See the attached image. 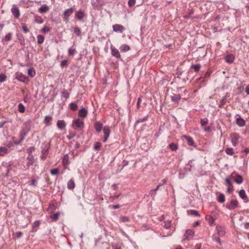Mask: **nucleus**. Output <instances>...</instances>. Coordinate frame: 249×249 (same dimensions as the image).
Listing matches in <instances>:
<instances>
[{
    "label": "nucleus",
    "instance_id": "f257e3e1",
    "mask_svg": "<svg viewBox=\"0 0 249 249\" xmlns=\"http://www.w3.org/2000/svg\"><path fill=\"white\" fill-rule=\"evenodd\" d=\"M32 126V121L30 120L26 121L22 126L21 130L19 133V137H21L23 139L28 135L30 131Z\"/></svg>",
    "mask_w": 249,
    "mask_h": 249
},
{
    "label": "nucleus",
    "instance_id": "f03ea898",
    "mask_svg": "<svg viewBox=\"0 0 249 249\" xmlns=\"http://www.w3.org/2000/svg\"><path fill=\"white\" fill-rule=\"evenodd\" d=\"M85 124L83 120L81 118H77L72 121L71 126L75 130H81L84 127Z\"/></svg>",
    "mask_w": 249,
    "mask_h": 249
},
{
    "label": "nucleus",
    "instance_id": "7ed1b4c3",
    "mask_svg": "<svg viewBox=\"0 0 249 249\" xmlns=\"http://www.w3.org/2000/svg\"><path fill=\"white\" fill-rule=\"evenodd\" d=\"M74 8L70 7L66 9L63 14V18L66 23H68L69 21V17L73 13Z\"/></svg>",
    "mask_w": 249,
    "mask_h": 249
},
{
    "label": "nucleus",
    "instance_id": "20e7f679",
    "mask_svg": "<svg viewBox=\"0 0 249 249\" xmlns=\"http://www.w3.org/2000/svg\"><path fill=\"white\" fill-rule=\"evenodd\" d=\"M231 179H232V176L231 175L229 176L228 178H227L225 179V185L228 186L227 189V192L229 194H231L234 190L232 184L231 180Z\"/></svg>",
    "mask_w": 249,
    "mask_h": 249
},
{
    "label": "nucleus",
    "instance_id": "39448f33",
    "mask_svg": "<svg viewBox=\"0 0 249 249\" xmlns=\"http://www.w3.org/2000/svg\"><path fill=\"white\" fill-rule=\"evenodd\" d=\"M86 16L84 10L80 9L75 13L74 18L79 21H82Z\"/></svg>",
    "mask_w": 249,
    "mask_h": 249
},
{
    "label": "nucleus",
    "instance_id": "423d86ee",
    "mask_svg": "<svg viewBox=\"0 0 249 249\" xmlns=\"http://www.w3.org/2000/svg\"><path fill=\"white\" fill-rule=\"evenodd\" d=\"M238 206V202L236 199H232L230 202L226 206L227 209L232 210L237 208Z\"/></svg>",
    "mask_w": 249,
    "mask_h": 249
},
{
    "label": "nucleus",
    "instance_id": "0eeeda50",
    "mask_svg": "<svg viewBox=\"0 0 249 249\" xmlns=\"http://www.w3.org/2000/svg\"><path fill=\"white\" fill-rule=\"evenodd\" d=\"M194 234H195V231L194 230L188 229V230H186L184 235V238H183V240H190L191 239V237L190 236H191L192 238L194 235Z\"/></svg>",
    "mask_w": 249,
    "mask_h": 249
},
{
    "label": "nucleus",
    "instance_id": "6e6552de",
    "mask_svg": "<svg viewBox=\"0 0 249 249\" xmlns=\"http://www.w3.org/2000/svg\"><path fill=\"white\" fill-rule=\"evenodd\" d=\"M50 144L49 142H44L41 145V154H48L49 153V150L50 148Z\"/></svg>",
    "mask_w": 249,
    "mask_h": 249
},
{
    "label": "nucleus",
    "instance_id": "1a4fd4ad",
    "mask_svg": "<svg viewBox=\"0 0 249 249\" xmlns=\"http://www.w3.org/2000/svg\"><path fill=\"white\" fill-rule=\"evenodd\" d=\"M236 116H239V117L236 118V124L239 127H243L245 125L246 121L243 119L239 114H236Z\"/></svg>",
    "mask_w": 249,
    "mask_h": 249
},
{
    "label": "nucleus",
    "instance_id": "9d476101",
    "mask_svg": "<svg viewBox=\"0 0 249 249\" xmlns=\"http://www.w3.org/2000/svg\"><path fill=\"white\" fill-rule=\"evenodd\" d=\"M112 29L114 32H119L120 33H123V31L125 30V28L124 26L118 24L113 25L112 26Z\"/></svg>",
    "mask_w": 249,
    "mask_h": 249
},
{
    "label": "nucleus",
    "instance_id": "9b49d317",
    "mask_svg": "<svg viewBox=\"0 0 249 249\" xmlns=\"http://www.w3.org/2000/svg\"><path fill=\"white\" fill-rule=\"evenodd\" d=\"M11 12L16 18H19L20 16V11L19 8L15 4H14L11 8Z\"/></svg>",
    "mask_w": 249,
    "mask_h": 249
},
{
    "label": "nucleus",
    "instance_id": "f8f14e48",
    "mask_svg": "<svg viewBox=\"0 0 249 249\" xmlns=\"http://www.w3.org/2000/svg\"><path fill=\"white\" fill-rule=\"evenodd\" d=\"M88 110L84 107L80 108L78 111L79 118L84 119L87 116Z\"/></svg>",
    "mask_w": 249,
    "mask_h": 249
},
{
    "label": "nucleus",
    "instance_id": "ddd939ff",
    "mask_svg": "<svg viewBox=\"0 0 249 249\" xmlns=\"http://www.w3.org/2000/svg\"><path fill=\"white\" fill-rule=\"evenodd\" d=\"M182 138H184L187 140V143L189 145L193 146L194 147H196V145L194 142L193 138L189 136L183 135Z\"/></svg>",
    "mask_w": 249,
    "mask_h": 249
},
{
    "label": "nucleus",
    "instance_id": "4468645a",
    "mask_svg": "<svg viewBox=\"0 0 249 249\" xmlns=\"http://www.w3.org/2000/svg\"><path fill=\"white\" fill-rule=\"evenodd\" d=\"M111 53L112 56L115 57L117 58H120L121 55L119 50L116 49L115 47L111 46L110 47Z\"/></svg>",
    "mask_w": 249,
    "mask_h": 249
},
{
    "label": "nucleus",
    "instance_id": "2eb2a0df",
    "mask_svg": "<svg viewBox=\"0 0 249 249\" xmlns=\"http://www.w3.org/2000/svg\"><path fill=\"white\" fill-rule=\"evenodd\" d=\"M56 126L59 129L63 130L65 129L66 123L64 120H59L56 123Z\"/></svg>",
    "mask_w": 249,
    "mask_h": 249
},
{
    "label": "nucleus",
    "instance_id": "dca6fc26",
    "mask_svg": "<svg viewBox=\"0 0 249 249\" xmlns=\"http://www.w3.org/2000/svg\"><path fill=\"white\" fill-rule=\"evenodd\" d=\"M181 99V95L179 94H174L171 96V100L172 102L178 104Z\"/></svg>",
    "mask_w": 249,
    "mask_h": 249
},
{
    "label": "nucleus",
    "instance_id": "f3484780",
    "mask_svg": "<svg viewBox=\"0 0 249 249\" xmlns=\"http://www.w3.org/2000/svg\"><path fill=\"white\" fill-rule=\"evenodd\" d=\"M53 121V117L52 116L48 115H46L43 121L44 123L46 126H50L52 124V122Z\"/></svg>",
    "mask_w": 249,
    "mask_h": 249
},
{
    "label": "nucleus",
    "instance_id": "a211bd4d",
    "mask_svg": "<svg viewBox=\"0 0 249 249\" xmlns=\"http://www.w3.org/2000/svg\"><path fill=\"white\" fill-rule=\"evenodd\" d=\"M234 59V56L232 54H228L225 57V61L229 64L232 63Z\"/></svg>",
    "mask_w": 249,
    "mask_h": 249
},
{
    "label": "nucleus",
    "instance_id": "6ab92c4d",
    "mask_svg": "<svg viewBox=\"0 0 249 249\" xmlns=\"http://www.w3.org/2000/svg\"><path fill=\"white\" fill-rule=\"evenodd\" d=\"M94 127L96 132L99 133L103 128V124L100 122L96 121L94 123Z\"/></svg>",
    "mask_w": 249,
    "mask_h": 249
},
{
    "label": "nucleus",
    "instance_id": "aec40b11",
    "mask_svg": "<svg viewBox=\"0 0 249 249\" xmlns=\"http://www.w3.org/2000/svg\"><path fill=\"white\" fill-rule=\"evenodd\" d=\"M234 181L237 184H241L243 181V177L238 174H237L235 176V178H233Z\"/></svg>",
    "mask_w": 249,
    "mask_h": 249
},
{
    "label": "nucleus",
    "instance_id": "412c9836",
    "mask_svg": "<svg viewBox=\"0 0 249 249\" xmlns=\"http://www.w3.org/2000/svg\"><path fill=\"white\" fill-rule=\"evenodd\" d=\"M16 78L20 81L25 82L27 79V77L23 75L22 73L17 74Z\"/></svg>",
    "mask_w": 249,
    "mask_h": 249
},
{
    "label": "nucleus",
    "instance_id": "4be33fe9",
    "mask_svg": "<svg viewBox=\"0 0 249 249\" xmlns=\"http://www.w3.org/2000/svg\"><path fill=\"white\" fill-rule=\"evenodd\" d=\"M75 187L73 179H71L67 183V188L70 190L73 189Z\"/></svg>",
    "mask_w": 249,
    "mask_h": 249
},
{
    "label": "nucleus",
    "instance_id": "5701e85b",
    "mask_svg": "<svg viewBox=\"0 0 249 249\" xmlns=\"http://www.w3.org/2000/svg\"><path fill=\"white\" fill-rule=\"evenodd\" d=\"M40 224V221L39 220L35 221L32 225V231L33 232H36V231L38 228L39 227V225Z\"/></svg>",
    "mask_w": 249,
    "mask_h": 249
},
{
    "label": "nucleus",
    "instance_id": "b1692460",
    "mask_svg": "<svg viewBox=\"0 0 249 249\" xmlns=\"http://www.w3.org/2000/svg\"><path fill=\"white\" fill-rule=\"evenodd\" d=\"M217 201L220 203H223L225 201V196L223 193H219L217 197Z\"/></svg>",
    "mask_w": 249,
    "mask_h": 249
},
{
    "label": "nucleus",
    "instance_id": "393cba45",
    "mask_svg": "<svg viewBox=\"0 0 249 249\" xmlns=\"http://www.w3.org/2000/svg\"><path fill=\"white\" fill-rule=\"evenodd\" d=\"M49 10V7L46 4L42 5L38 8V11L41 13H45Z\"/></svg>",
    "mask_w": 249,
    "mask_h": 249
},
{
    "label": "nucleus",
    "instance_id": "a878e982",
    "mask_svg": "<svg viewBox=\"0 0 249 249\" xmlns=\"http://www.w3.org/2000/svg\"><path fill=\"white\" fill-rule=\"evenodd\" d=\"M17 38L20 42V44L22 46H24L25 43L23 36L22 34L17 35Z\"/></svg>",
    "mask_w": 249,
    "mask_h": 249
},
{
    "label": "nucleus",
    "instance_id": "bb28decb",
    "mask_svg": "<svg viewBox=\"0 0 249 249\" xmlns=\"http://www.w3.org/2000/svg\"><path fill=\"white\" fill-rule=\"evenodd\" d=\"M187 212V213L189 215H194V216H200L198 212L195 210H188Z\"/></svg>",
    "mask_w": 249,
    "mask_h": 249
},
{
    "label": "nucleus",
    "instance_id": "cd10ccee",
    "mask_svg": "<svg viewBox=\"0 0 249 249\" xmlns=\"http://www.w3.org/2000/svg\"><path fill=\"white\" fill-rule=\"evenodd\" d=\"M60 216V213L59 212H57L53 214H51L50 216V218L52 219L53 221H57L59 219V217Z\"/></svg>",
    "mask_w": 249,
    "mask_h": 249
},
{
    "label": "nucleus",
    "instance_id": "c85d7f7f",
    "mask_svg": "<svg viewBox=\"0 0 249 249\" xmlns=\"http://www.w3.org/2000/svg\"><path fill=\"white\" fill-rule=\"evenodd\" d=\"M45 40L44 36L42 35H38L37 36V43L38 45L42 44Z\"/></svg>",
    "mask_w": 249,
    "mask_h": 249
},
{
    "label": "nucleus",
    "instance_id": "c756f323",
    "mask_svg": "<svg viewBox=\"0 0 249 249\" xmlns=\"http://www.w3.org/2000/svg\"><path fill=\"white\" fill-rule=\"evenodd\" d=\"M104 136L109 137L110 134V130L108 126H105L103 128Z\"/></svg>",
    "mask_w": 249,
    "mask_h": 249
},
{
    "label": "nucleus",
    "instance_id": "7c9ffc66",
    "mask_svg": "<svg viewBox=\"0 0 249 249\" xmlns=\"http://www.w3.org/2000/svg\"><path fill=\"white\" fill-rule=\"evenodd\" d=\"M205 219L211 226L213 224L214 221L215 220V219L210 215H207L206 216Z\"/></svg>",
    "mask_w": 249,
    "mask_h": 249
},
{
    "label": "nucleus",
    "instance_id": "2f4dec72",
    "mask_svg": "<svg viewBox=\"0 0 249 249\" xmlns=\"http://www.w3.org/2000/svg\"><path fill=\"white\" fill-rule=\"evenodd\" d=\"M148 118V114L146 115L142 118H140V119L137 120L135 123V125H136L139 123L146 122V121H147Z\"/></svg>",
    "mask_w": 249,
    "mask_h": 249
},
{
    "label": "nucleus",
    "instance_id": "473e14b6",
    "mask_svg": "<svg viewBox=\"0 0 249 249\" xmlns=\"http://www.w3.org/2000/svg\"><path fill=\"white\" fill-rule=\"evenodd\" d=\"M121 51L123 52H126L130 50V47L126 44H123L120 47Z\"/></svg>",
    "mask_w": 249,
    "mask_h": 249
},
{
    "label": "nucleus",
    "instance_id": "72a5a7b5",
    "mask_svg": "<svg viewBox=\"0 0 249 249\" xmlns=\"http://www.w3.org/2000/svg\"><path fill=\"white\" fill-rule=\"evenodd\" d=\"M239 195L243 199H247V201H248V197L246 194L245 191L244 189H242L239 191Z\"/></svg>",
    "mask_w": 249,
    "mask_h": 249
},
{
    "label": "nucleus",
    "instance_id": "f704fd0d",
    "mask_svg": "<svg viewBox=\"0 0 249 249\" xmlns=\"http://www.w3.org/2000/svg\"><path fill=\"white\" fill-rule=\"evenodd\" d=\"M69 108L71 110H72L73 111H75L77 110L78 106H77V104H76L75 103L72 102L69 104Z\"/></svg>",
    "mask_w": 249,
    "mask_h": 249
},
{
    "label": "nucleus",
    "instance_id": "c9c22d12",
    "mask_svg": "<svg viewBox=\"0 0 249 249\" xmlns=\"http://www.w3.org/2000/svg\"><path fill=\"white\" fill-rule=\"evenodd\" d=\"M168 147L172 151H174L178 149V145L177 143L172 142L169 144Z\"/></svg>",
    "mask_w": 249,
    "mask_h": 249
},
{
    "label": "nucleus",
    "instance_id": "e433bc0d",
    "mask_svg": "<svg viewBox=\"0 0 249 249\" xmlns=\"http://www.w3.org/2000/svg\"><path fill=\"white\" fill-rule=\"evenodd\" d=\"M201 68V65L200 64H197L195 65H192L190 67V69H194L195 72H198L199 71Z\"/></svg>",
    "mask_w": 249,
    "mask_h": 249
},
{
    "label": "nucleus",
    "instance_id": "4c0bfd02",
    "mask_svg": "<svg viewBox=\"0 0 249 249\" xmlns=\"http://www.w3.org/2000/svg\"><path fill=\"white\" fill-rule=\"evenodd\" d=\"M69 159V156L67 154L64 155L62 159V162L64 165H68L70 164Z\"/></svg>",
    "mask_w": 249,
    "mask_h": 249
},
{
    "label": "nucleus",
    "instance_id": "58836bf2",
    "mask_svg": "<svg viewBox=\"0 0 249 249\" xmlns=\"http://www.w3.org/2000/svg\"><path fill=\"white\" fill-rule=\"evenodd\" d=\"M130 217L127 216H120L119 218V221L120 222H127L130 221Z\"/></svg>",
    "mask_w": 249,
    "mask_h": 249
},
{
    "label": "nucleus",
    "instance_id": "ea45409f",
    "mask_svg": "<svg viewBox=\"0 0 249 249\" xmlns=\"http://www.w3.org/2000/svg\"><path fill=\"white\" fill-rule=\"evenodd\" d=\"M43 21H44L43 19L40 16L37 15H36L35 16V22L39 24H41L43 22Z\"/></svg>",
    "mask_w": 249,
    "mask_h": 249
},
{
    "label": "nucleus",
    "instance_id": "a19ab883",
    "mask_svg": "<svg viewBox=\"0 0 249 249\" xmlns=\"http://www.w3.org/2000/svg\"><path fill=\"white\" fill-rule=\"evenodd\" d=\"M12 36V34L11 33H9L6 34L5 37L3 38L2 41L8 42L11 40Z\"/></svg>",
    "mask_w": 249,
    "mask_h": 249
},
{
    "label": "nucleus",
    "instance_id": "79ce46f5",
    "mask_svg": "<svg viewBox=\"0 0 249 249\" xmlns=\"http://www.w3.org/2000/svg\"><path fill=\"white\" fill-rule=\"evenodd\" d=\"M73 32L77 36H81V30L79 27L77 26H76L74 28Z\"/></svg>",
    "mask_w": 249,
    "mask_h": 249
},
{
    "label": "nucleus",
    "instance_id": "37998d69",
    "mask_svg": "<svg viewBox=\"0 0 249 249\" xmlns=\"http://www.w3.org/2000/svg\"><path fill=\"white\" fill-rule=\"evenodd\" d=\"M102 143L100 142H96L94 144L93 148L96 151H99L102 147Z\"/></svg>",
    "mask_w": 249,
    "mask_h": 249
},
{
    "label": "nucleus",
    "instance_id": "c03bdc74",
    "mask_svg": "<svg viewBox=\"0 0 249 249\" xmlns=\"http://www.w3.org/2000/svg\"><path fill=\"white\" fill-rule=\"evenodd\" d=\"M8 149L3 146H0V156H2L4 155L5 154L7 153Z\"/></svg>",
    "mask_w": 249,
    "mask_h": 249
},
{
    "label": "nucleus",
    "instance_id": "a18cd8bd",
    "mask_svg": "<svg viewBox=\"0 0 249 249\" xmlns=\"http://www.w3.org/2000/svg\"><path fill=\"white\" fill-rule=\"evenodd\" d=\"M27 73L31 77H33L36 75V71L34 69L30 68L28 70Z\"/></svg>",
    "mask_w": 249,
    "mask_h": 249
},
{
    "label": "nucleus",
    "instance_id": "49530a36",
    "mask_svg": "<svg viewBox=\"0 0 249 249\" xmlns=\"http://www.w3.org/2000/svg\"><path fill=\"white\" fill-rule=\"evenodd\" d=\"M225 152L227 155L232 156L234 154L233 149L231 147H228L226 148Z\"/></svg>",
    "mask_w": 249,
    "mask_h": 249
},
{
    "label": "nucleus",
    "instance_id": "de8ad7c7",
    "mask_svg": "<svg viewBox=\"0 0 249 249\" xmlns=\"http://www.w3.org/2000/svg\"><path fill=\"white\" fill-rule=\"evenodd\" d=\"M76 52L75 48L73 47H71L68 49V53L70 56H73Z\"/></svg>",
    "mask_w": 249,
    "mask_h": 249
},
{
    "label": "nucleus",
    "instance_id": "09e8293b",
    "mask_svg": "<svg viewBox=\"0 0 249 249\" xmlns=\"http://www.w3.org/2000/svg\"><path fill=\"white\" fill-rule=\"evenodd\" d=\"M18 110L21 113L25 112V107L22 103H19L18 105Z\"/></svg>",
    "mask_w": 249,
    "mask_h": 249
},
{
    "label": "nucleus",
    "instance_id": "8fccbe9b",
    "mask_svg": "<svg viewBox=\"0 0 249 249\" xmlns=\"http://www.w3.org/2000/svg\"><path fill=\"white\" fill-rule=\"evenodd\" d=\"M40 31L42 33L46 34L50 31V29L49 26L45 25L44 27L41 29Z\"/></svg>",
    "mask_w": 249,
    "mask_h": 249
},
{
    "label": "nucleus",
    "instance_id": "3c124183",
    "mask_svg": "<svg viewBox=\"0 0 249 249\" xmlns=\"http://www.w3.org/2000/svg\"><path fill=\"white\" fill-rule=\"evenodd\" d=\"M68 61L67 60H62L60 63V67L62 68H67L68 66Z\"/></svg>",
    "mask_w": 249,
    "mask_h": 249
},
{
    "label": "nucleus",
    "instance_id": "603ef678",
    "mask_svg": "<svg viewBox=\"0 0 249 249\" xmlns=\"http://www.w3.org/2000/svg\"><path fill=\"white\" fill-rule=\"evenodd\" d=\"M51 173L53 176H57L59 174V170L57 168L52 169Z\"/></svg>",
    "mask_w": 249,
    "mask_h": 249
},
{
    "label": "nucleus",
    "instance_id": "864d4df0",
    "mask_svg": "<svg viewBox=\"0 0 249 249\" xmlns=\"http://www.w3.org/2000/svg\"><path fill=\"white\" fill-rule=\"evenodd\" d=\"M217 234L219 236H223L224 235L225 233V231L222 228H217Z\"/></svg>",
    "mask_w": 249,
    "mask_h": 249
},
{
    "label": "nucleus",
    "instance_id": "5fc2aeb1",
    "mask_svg": "<svg viewBox=\"0 0 249 249\" xmlns=\"http://www.w3.org/2000/svg\"><path fill=\"white\" fill-rule=\"evenodd\" d=\"M208 123V120L207 118H204L200 120V124L202 126H205Z\"/></svg>",
    "mask_w": 249,
    "mask_h": 249
},
{
    "label": "nucleus",
    "instance_id": "6e6d98bb",
    "mask_svg": "<svg viewBox=\"0 0 249 249\" xmlns=\"http://www.w3.org/2000/svg\"><path fill=\"white\" fill-rule=\"evenodd\" d=\"M164 224L163 225V227L165 229H168L171 227V221H167L164 222Z\"/></svg>",
    "mask_w": 249,
    "mask_h": 249
},
{
    "label": "nucleus",
    "instance_id": "4d7b16f0",
    "mask_svg": "<svg viewBox=\"0 0 249 249\" xmlns=\"http://www.w3.org/2000/svg\"><path fill=\"white\" fill-rule=\"evenodd\" d=\"M162 127H163V126L160 125L158 131L155 134V136L158 138L159 136L161 134L162 132Z\"/></svg>",
    "mask_w": 249,
    "mask_h": 249
},
{
    "label": "nucleus",
    "instance_id": "13d9d810",
    "mask_svg": "<svg viewBox=\"0 0 249 249\" xmlns=\"http://www.w3.org/2000/svg\"><path fill=\"white\" fill-rule=\"evenodd\" d=\"M35 149L34 146H31L26 149V152L28 154H32V153L35 151Z\"/></svg>",
    "mask_w": 249,
    "mask_h": 249
},
{
    "label": "nucleus",
    "instance_id": "bf43d9fd",
    "mask_svg": "<svg viewBox=\"0 0 249 249\" xmlns=\"http://www.w3.org/2000/svg\"><path fill=\"white\" fill-rule=\"evenodd\" d=\"M22 29L25 33H27L29 32V29L27 27L25 23H21Z\"/></svg>",
    "mask_w": 249,
    "mask_h": 249
},
{
    "label": "nucleus",
    "instance_id": "052dcab7",
    "mask_svg": "<svg viewBox=\"0 0 249 249\" xmlns=\"http://www.w3.org/2000/svg\"><path fill=\"white\" fill-rule=\"evenodd\" d=\"M6 76L4 73H0V83L3 82L6 80Z\"/></svg>",
    "mask_w": 249,
    "mask_h": 249
},
{
    "label": "nucleus",
    "instance_id": "680f3d73",
    "mask_svg": "<svg viewBox=\"0 0 249 249\" xmlns=\"http://www.w3.org/2000/svg\"><path fill=\"white\" fill-rule=\"evenodd\" d=\"M37 181L35 179H32L29 183V185L36 187L37 186Z\"/></svg>",
    "mask_w": 249,
    "mask_h": 249
},
{
    "label": "nucleus",
    "instance_id": "e2e57ef3",
    "mask_svg": "<svg viewBox=\"0 0 249 249\" xmlns=\"http://www.w3.org/2000/svg\"><path fill=\"white\" fill-rule=\"evenodd\" d=\"M62 96L66 98V99H68L70 96V94L68 92H67L65 90H64L62 92Z\"/></svg>",
    "mask_w": 249,
    "mask_h": 249
},
{
    "label": "nucleus",
    "instance_id": "0e129e2a",
    "mask_svg": "<svg viewBox=\"0 0 249 249\" xmlns=\"http://www.w3.org/2000/svg\"><path fill=\"white\" fill-rule=\"evenodd\" d=\"M176 71H177L176 75H177V77L180 78V76L181 75L183 71L181 70V69L178 67Z\"/></svg>",
    "mask_w": 249,
    "mask_h": 249
},
{
    "label": "nucleus",
    "instance_id": "69168bd1",
    "mask_svg": "<svg viewBox=\"0 0 249 249\" xmlns=\"http://www.w3.org/2000/svg\"><path fill=\"white\" fill-rule=\"evenodd\" d=\"M136 0H129L128 1V5L129 7H132L135 5Z\"/></svg>",
    "mask_w": 249,
    "mask_h": 249
},
{
    "label": "nucleus",
    "instance_id": "338daca9",
    "mask_svg": "<svg viewBox=\"0 0 249 249\" xmlns=\"http://www.w3.org/2000/svg\"><path fill=\"white\" fill-rule=\"evenodd\" d=\"M19 137V140L18 141L17 140V141H14V142H13L14 144H15V145H18L19 144L24 140V139H23L21 137Z\"/></svg>",
    "mask_w": 249,
    "mask_h": 249
},
{
    "label": "nucleus",
    "instance_id": "774afa93",
    "mask_svg": "<svg viewBox=\"0 0 249 249\" xmlns=\"http://www.w3.org/2000/svg\"><path fill=\"white\" fill-rule=\"evenodd\" d=\"M27 159L31 161L34 162L35 161V158L33 155L28 154V156Z\"/></svg>",
    "mask_w": 249,
    "mask_h": 249
}]
</instances>
